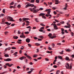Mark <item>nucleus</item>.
<instances>
[{
    "label": "nucleus",
    "mask_w": 74,
    "mask_h": 74,
    "mask_svg": "<svg viewBox=\"0 0 74 74\" xmlns=\"http://www.w3.org/2000/svg\"><path fill=\"white\" fill-rule=\"evenodd\" d=\"M58 58L59 59H60L61 60L62 59V56H58Z\"/></svg>",
    "instance_id": "nucleus-21"
},
{
    "label": "nucleus",
    "mask_w": 74,
    "mask_h": 74,
    "mask_svg": "<svg viewBox=\"0 0 74 74\" xmlns=\"http://www.w3.org/2000/svg\"><path fill=\"white\" fill-rule=\"evenodd\" d=\"M36 3H38L40 2V1H39V0H36Z\"/></svg>",
    "instance_id": "nucleus-31"
},
{
    "label": "nucleus",
    "mask_w": 74,
    "mask_h": 74,
    "mask_svg": "<svg viewBox=\"0 0 74 74\" xmlns=\"http://www.w3.org/2000/svg\"><path fill=\"white\" fill-rule=\"evenodd\" d=\"M14 4V2L13 1L12 2H11L10 3V5H13Z\"/></svg>",
    "instance_id": "nucleus-25"
},
{
    "label": "nucleus",
    "mask_w": 74,
    "mask_h": 74,
    "mask_svg": "<svg viewBox=\"0 0 74 74\" xmlns=\"http://www.w3.org/2000/svg\"><path fill=\"white\" fill-rule=\"evenodd\" d=\"M29 18H23L22 19V20L25 21H26V20H29Z\"/></svg>",
    "instance_id": "nucleus-11"
},
{
    "label": "nucleus",
    "mask_w": 74,
    "mask_h": 74,
    "mask_svg": "<svg viewBox=\"0 0 74 74\" xmlns=\"http://www.w3.org/2000/svg\"><path fill=\"white\" fill-rule=\"evenodd\" d=\"M60 23H61L62 24H64V22L63 21H62L61 22H60Z\"/></svg>",
    "instance_id": "nucleus-43"
},
{
    "label": "nucleus",
    "mask_w": 74,
    "mask_h": 74,
    "mask_svg": "<svg viewBox=\"0 0 74 74\" xmlns=\"http://www.w3.org/2000/svg\"><path fill=\"white\" fill-rule=\"evenodd\" d=\"M65 67H66V69H69V68L70 67V65H69V63H66V64L65 65Z\"/></svg>",
    "instance_id": "nucleus-8"
},
{
    "label": "nucleus",
    "mask_w": 74,
    "mask_h": 74,
    "mask_svg": "<svg viewBox=\"0 0 74 74\" xmlns=\"http://www.w3.org/2000/svg\"><path fill=\"white\" fill-rule=\"evenodd\" d=\"M40 25L42 26H45V25L41 23L40 24Z\"/></svg>",
    "instance_id": "nucleus-37"
},
{
    "label": "nucleus",
    "mask_w": 74,
    "mask_h": 74,
    "mask_svg": "<svg viewBox=\"0 0 74 74\" xmlns=\"http://www.w3.org/2000/svg\"><path fill=\"white\" fill-rule=\"evenodd\" d=\"M28 45L29 47H32V45L30 44H28Z\"/></svg>",
    "instance_id": "nucleus-35"
},
{
    "label": "nucleus",
    "mask_w": 74,
    "mask_h": 74,
    "mask_svg": "<svg viewBox=\"0 0 74 74\" xmlns=\"http://www.w3.org/2000/svg\"><path fill=\"white\" fill-rule=\"evenodd\" d=\"M9 63H7L5 64L6 66H8L9 65Z\"/></svg>",
    "instance_id": "nucleus-57"
},
{
    "label": "nucleus",
    "mask_w": 74,
    "mask_h": 74,
    "mask_svg": "<svg viewBox=\"0 0 74 74\" xmlns=\"http://www.w3.org/2000/svg\"><path fill=\"white\" fill-rule=\"evenodd\" d=\"M40 38H44V36H40Z\"/></svg>",
    "instance_id": "nucleus-50"
},
{
    "label": "nucleus",
    "mask_w": 74,
    "mask_h": 74,
    "mask_svg": "<svg viewBox=\"0 0 74 74\" xmlns=\"http://www.w3.org/2000/svg\"><path fill=\"white\" fill-rule=\"evenodd\" d=\"M27 58L29 59H30V60H32V57H30V56H27Z\"/></svg>",
    "instance_id": "nucleus-14"
},
{
    "label": "nucleus",
    "mask_w": 74,
    "mask_h": 74,
    "mask_svg": "<svg viewBox=\"0 0 74 74\" xmlns=\"http://www.w3.org/2000/svg\"><path fill=\"white\" fill-rule=\"evenodd\" d=\"M38 41H42V39L40 38H38Z\"/></svg>",
    "instance_id": "nucleus-61"
},
{
    "label": "nucleus",
    "mask_w": 74,
    "mask_h": 74,
    "mask_svg": "<svg viewBox=\"0 0 74 74\" xmlns=\"http://www.w3.org/2000/svg\"><path fill=\"white\" fill-rule=\"evenodd\" d=\"M17 54L18 52H16L13 54V55H15V56H17V55H16V54Z\"/></svg>",
    "instance_id": "nucleus-15"
},
{
    "label": "nucleus",
    "mask_w": 74,
    "mask_h": 74,
    "mask_svg": "<svg viewBox=\"0 0 74 74\" xmlns=\"http://www.w3.org/2000/svg\"><path fill=\"white\" fill-rule=\"evenodd\" d=\"M45 15V14L41 13L39 15V16H42V18H44V19H46V17L44 16Z\"/></svg>",
    "instance_id": "nucleus-4"
},
{
    "label": "nucleus",
    "mask_w": 74,
    "mask_h": 74,
    "mask_svg": "<svg viewBox=\"0 0 74 74\" xmlns=\"http://www.w3.org/2000/svg\"><path fill=\"white\" fill-rule=\"evenodd\" d=\"M35 45L37 46H38V45H40V44L38 43H36L35 44Z\"/></svg>",
    "instance_id": "nucleus-34"
},
{
    "label": "nucleus",
    "mask_w": 74,
    "mask_h": 74,
    "mask_svg": "<svg viewBox=\"0 0 74 74\" xmlns=\"http://www.w3.org/2000/svg\"><path fill=\"white\" fill-rule=\"evenodd\" d=\"M44 29V27H43L41 28H40V30H42V29Z\"/></svg>",
    "instance_id": "nucleus-46"
},
{
    "label": "nucleus",
    "mask_w": 74,
    "mask_h": 74,
    "mask_svg": "<svg viewBox=\"0 0 74 74\" xmlns=\"http://www.w3.org/2000/svg\"><path fill=\"white\" fill-rule=\"evenodd\" d=\"M37 56V55H34V56L33 57L34 58H36Z\"/></svg>",
    "instance_id": "nucleus-55"
},
{
    "label": "nucleus",
    "mask_w": 74,
    "mask_h": 74,
    "mask_svg": "<svg viewBox=\"0 0 74 74\" xmlns=\"http://www.w3.org/2000/svg\"><path fill=\"white\" fill-rule=\"evenodd\" d=\"M29 64H30V65H32V64H33V62H31L29 63Z\"/></svg>",
    "instance_id": "nucleus-52"
},
{
    "label": "nucleus",
    "mask_w": 74,
    "mask_h": 74,
    "mask_svg": "<svg viewBox=\"0 0 74 74\" xmlns=\"http://www.w3.org/2000/svg\"><path fill=\"white\" fill-rule=\"evenodd\" d=\"M61 31L62 32H64V29L63 28H61Z\"/></svg>",
    "instance_id": "nucleus-38"
},
{
    "label": "nucleus",
    "mask_w": 74,
    "mask_h": 74,
    "mask_svg": "<svg viewBox=\"0 0 74 74\" xmlns=\"http://www.w3.org/2000/svg\"><path fill=\"white\" fill-rule=\"evenodd\" d=\"M47 31H48V32H51V29H47Z\"/></svg>",
    "instance_id": "nucleus-59"
},
{
    "label": "nucleus",
    "mask_w": 74,
    "mask_h": 74,
    "mask_svg": "<svg viewBox=\"0 0 74 74\" xmlns=\"http://www.w3.org/2000/svg\"><path fill=\"white\" fill-rule=\"evenodd\" d=\"M25 25V22H24V23H23L22 25L23 26H24Z\"/></svg>",
    "instance_id": "nucleus-49"
},
{
    "label": "nucleus",
    "mask_w": 74,
    "mask_h": 74,
    "mask_svg": "<svg viewBox=\"0 0 74 74\" xmlns=\"http://www.w3.org/2000/svg\"><path fill=\"white\" fill-rule=\"evenodd\" d=\"M4 61H6V62H9V61H11L12 60L10 58H8L5 59H4Z\"/></svg>",
    "instance_id": "nucleus-7"
},
{
    "label": "nucleus",
    "mask_w": 74,
    "mask_h": 74,
    "mask_svg": "<svg viewBox=\"0 0 74 74\" xmlns=\"http://www.w3.org/2000/svg\"><path fill=\"white\" fill-rule=\"evenodd\" d=\"M52 46L53 47H55V44L53 43L52 44Z\"/></svg>",
    "instance_id": "nucleus-56"
},
{
    "label": "nucleus",
    "mask_w": 74,
    "mask_h": 74,
    "mask_svg": "<svg viewBox=\"0 0 74 74\" xmlns=\"http://www.w3.org/2000/svg\"><path fill=\"white\" fill-rule=\"evenodd\" d=\"M33 11L34 13H36V12H38V11H37V10H36L35 9V10L33 9Z\"/></svg>",
    "instance_id": "nucleus-17"
},
{
    "label": "nucleus",
    "mask_w": 74,
    "mask_h": 74,
    "mask_svg": "<svg viewBox=\"0 0 74 74\" xmlns=\"http://www.w3.org/2000/svg\"><path fill=\"white\" fill-rule=\"evenodd\" d=\"M43 10V8H40L39 9V10Z\"/></svg>",
    "instance_id": "nucleus-58"
},
{
    "label": "nucleus",
    "mask_w": 74,
    "mask_h": 74,
    "mask_svg": "<svg viewBox=\"0 0 74 74\" xmlns=\"http://www.w3.org/2000/svg\"><path fill=\"white\" fill-rule=\"evenodd\" d=\"M5 24H6V25H7V26H10L11 24V23H9L8 22H5Z\"/></svg>",
    "instance_id": "nucleus-13"
},
{
    "label": "nucleus",
    "mask_w": 74,
    "mask_h": 74,
    "mask_svg": "<svg viewBox=\"0 0 74 74\" xmlns=\"http://www.w3.org/2000/svg\"><path fill=\"white\" fill-rule=\"evenodd\" d=\"M39 31L40 32H42V33H45V31L44 30H42V29H39Z\"/></svg>",
    "instance_id": "nucleus-12"
},
{
    "label": "nucleus",
    "mask_w": 74,
    "mask_h": 74,
    "mask_svg": "<svg viewBox=\"0 0 74 74\" xmlns=\"http://www.w3.org/2000/svg\"><path fill=\"white\" fill-rule=\"evenodd\" d=\"M45 60L46 61H49V59L47 58H45Z\"/></svg>",
    "instance_id": "nucleus-39"
},
{
    "label": "nucleus",
    "mask_w": 74,
    "mask_h": 74,
    "mask_svg": "<svg viewBox=\"0 0 74 74\" xmlns=\"http://www.w3.org/2000/svg\"><path fill=\"white\" fill-rule=\"evenodd\" d=\"M26 57H24V56H23L21 57H20L19 58V59L20 60H22L23 59H26Z\"/></svg>",
    "instance_id": "nucleus-10"
},
{
    "label": "nucleus",
    "mask_w": 74,
    "mask_h": 74,
    "mask_svg": "<svg viewBox=\"0 0 74 74\" xmlns=\"http://www.w3.org/2000/svg\"><path fill=\"white\" fill-rule=\"evenodd\" d=\"M50 10H51V9H48L46 10H45V11H47V12L48 11V12H49V13H50V12H51V11H50Z\"/></svg>",
    "instance_id": "nucleus-16"
},
{
    "label": "nucleus",
    "mask_w": 74,
    "mask_h": 74,
    "mask_svg": "<svg viewBox=\"0 0 74 74\" xmlns=\"http://www.w3.org/2000/svg\"><path fill=\"white\" fill-rule=\"evenodd\" d=\"M26 42H30V39L29 38H27L26 39Z\"/></svg>",
    "instance_id": "nucleus-9"
},
{
    "label": "nucleus",
    "mask_w": 74,
    "mask_h": 74,
    "mask_svg": "<svg viewBox=\"0 0 74 74\" xmlns=\"http://www.w3.org/2000/svg\"><path fill=\"white\" fill-rule=\"evenodd\" d=\"M67 25L68 26H69L65 25L64 27H66V28H70V26H71V25H70L69 24V23H67Z\"/></svg>",
    "instance_id": "nucleus-5"
},
{
    "label": "nucleus",
    "mask_w": 74,
    "mask_h": 74,
    "mask_svg": "<svg viewBox=\"0 0 74 74\" xmlns=\"http://www.w3.org/2000/svg\"><path fill=\"white\" fill-rule=\"evenodd\" d=\"M15 26V24H11V26Z\"/></svg>",
    "instance_id": "nucleus-53"
},
{
    "label": "nucleus",
    "mask_w": 74,
    "mask_h": 74,
    "mask_svg": "<svg viewBox=\"0 0 74 74\" xmlns=\"http://www.w3.org/2000/svg\"><path fill=\"white\" fill-rule=\"evenodd\" d=\"M24 33L25 34H28L29 33V32H24Z\"/></svg>",
    "instance_id": "nucleus-27"
},
{
    "label": "nucleus",
    "mask_w": 74,
    "mask_h": 74,
    "mask_svg": "<svg viewBox=\"0 0 74 74\" xmlns=\"http://www.w3.org/2000/svg\"><path fill=\"white\" fill-rule=\"evenodd\" d=\"M48 49H49V50H52V48L49 47L48 48Z\"/></svg>",
    "instance_id": "nucleus-54"
},
{
    "label": "nucleus",
    "mask_w": 74,
    "mask_h": 74,
    "mask_svg": "<svg viewBox=\"0 0 74 74\" xmlns=\"http://www.w3.org/2000/svg\"><path fill=\"white\" fill-rule=\"evenodd\" d=\"M71 35L72 36H74V33L73 32H71Z\"/></svg>",
    "instance_id": "nucleus-40"
},
{
    "label": "nucleus",
    "mask_w": 74,
    "mask_h": 74,
    "mask_svg": "<svg viewBox=\"0 0 74 74\" xmlns=\"http://www.w3.org/2000/svg\"><path fill=\"white\" fill-rule=\"evenodd\" d=\"M34 39H35V40H37V39H38V38H37L36 37H34Z\"/></svg>",
    "instance_id": "nucleus-48"
},
{
    "label": "nucleus",
    "mask_w": 74,
    "mask_h": 74,
    "mask_svg": "<svg viewBox=\"0 0 74 74\" xmlns=\"http://www.w3.org/2000/svg\"><path fill=\"white\" fill-rule=\"evenodd\" d=\"M53 13H54V14H56V12H55V11H54L53 12Z\"/></svg>",
    "instance_id": "nucleus-64"
},
{
    "label": "nucleus",
    "mask_w": 74,
    "mask_h": 74,
    "mask_svg": "<svg viewBox=\"0 0 74 74\" xmlns=\"http://www.w3.org/2000/svg\"><path fill=\"white\" fill-rule=\"evenodd\" d=\"M20 53H22V51L21 50H20L19 51Z\"/></svg>",
    "instance_id": "nucleus-62"
},
{
    "label": "nucleus",
    "mask_w": 74,
    "mask_h": 74,
    "mask_svg": "<svg viewBox=\"0 0 74 74\" xmlns=\"http://www.w3.org/2000/svg\"><path fill=\"white\" fill-rule=\"evenodd\" d=\"M8 33V32H4V33L5 35H7V33Z\"/></svg>",
    "instance_id": "nucleus-44"
},
{
    "label": "nucleus",
    "mask_w": 74,
    "mask_h": 74,
    "mask_svg": "<svg viewBox=\"0 0 74 74\" xmlns=\"http://www.w3.org/2000/svg\"><path fill=\"white\" fill-rule=\"evenodd\" d=\"M5 57H9V55H8V53L5 54L4 55Z\"/></svg>",
    "instance_id": "nucleus-18"
},
{
    "label": "nucleus",
    "mask_w": 74,
    "mask_h": 74,
    "mask_svg": "<svg viewBox=\"0 0 74 74\" xmlns=\"http://www.w3.org/2000/svg\"><path fill=\"white\" fill-rule=\"evenodd\" d=\"M53 25L55 29H56V30L58 29V27L57 26V25H56V24L54 23L53 24Z\"/></svg>",
    "instance_id": "nucleus-6"
},
{
    "label": "nucleus",
    "mask_w": 74,
    "mask_h": 74,
    "mask_svg": "<svg viewBox=\"0 0 74 74\" xmlns=\"http://www.w3.org/2000/svg\"><path fill=\"white\" fill-rule=\"evenodd\" d=\"M7 19H8V20H9L11 22H15V20L13 19V18L11 16H8L7 18Z\"/></svg>",
    "instance_id": "nucleus-3"
},
{
    "label": "nucleus",
    "mask_w": 74,
    "mask_h": 74,
    "mask_svg": "<svg viewBox=\"0 0 74 74\" xmlns=\"http://www.w3.org/2000/svg\"><path fill=\"white\" fill-rule=\"evenodd\" d=\"M23 48H24V47L22 46L20 49H21L23 50Z\"/></svg>",
    "instance_id": "nucleus-33"
},
{
    "label": "nucleus",
    "mask_w": 74,
    "mask_h": 74,
    "mask_svg": "<svg viewBox=\"0 0 74 74\" xmlns=\"http://www.w3.org/2000/svg\"><path fill=\"white\" fill-rule=\"evenodd\" d=\"M25 21L26 22V23H30V22H29L28 21L25 20Z\"/></svg>",
    "instance_id": "nucleus-47"
},
{
    "label": "nucleus",
    "mask_w": 74,
    "mask_h": 74,
    "mask_svg": "<svg viewBox=\"0 0 74 74\" xmlns=\"http://www.w3.org/2000/svg\"><path fill=\"white\" fill-rule=\"evenodd\" d=\"M3 13H4V14H5V9H4L3 10Z\"/></svg>",
    "instance_id": "nucleus-29"
},
{
    "label": "nucleus",
    "mask_w": 74,
    "mask_h": 74,
    "mask_svg": "<svg viewBox=\"0 0 74 74\" xmlns=\"http://www.w3.org/2000/svg\"><path fill=\"white\" fill-rule=\"evenodd\" d=\"M65 51H67V52H70V51H71V49H65Z\"/></svg>",
    "instance_id": "nucleus-19"
},
{
    "label": "nucleus",
    "mask_w": 74,
    "mask_h": 74,
    "mask_svg": "<svg viewBox=\"0 0 74 74\" xmlns=\"http://www.w3.org/2000/svg\"><path fill=\"white\" fill-rule=\"evenodd\" d=\"M53 67H54V68H57V66L56 65H54L53 66Z\"/></svg>",
    "instance_id": "nucleus-45"
},
{
    "label": "nucleus",
    "mask_w": 74,
    "mask_h": 74,
    "mask_svg": "<svg viewBox=\"0 0 74 74\" xmlns=\"http://www.w3.org/2000/svg\"><path fill=\"white\" fill-rule=\"evenodd\" d=\"M71 64H70V69H71V68H72V66L71 65Z\"/></svg>",
    "instance_id": "nucleus-41"
},
{
    "label": "nucleus",
    "mask_w": 74,
    "mask_h": 74,
    "mask_svg": "<svg viewBox=\"0 0 74 74\" xmlns=\"http://www.w3.org/2000/svg\"><path fill=\"white\" fill-rule=\"evenodd\" d=\"M13 66V64H9L8 66L9 67H11V66Z\"/></svg>",
    "instance_id": "nucleus-32"
},
{
    "label": "nucleus",
    "mask_w": 74,
    "mask_h": 74,
    "mask_svg": "<svg viewBox=\"0 0 74 74\" xmlns=\"http://www.w3.org/2000/svg\"><path fill=\"white\" fill-rule=\"evenodd\" d=\"M47 53H52V51H51V52L49 51H47Z\"/></svg>",
    "instance_id": "nucleus-28"
},
{
    "label": "nucleus",
    "mask_w": 74,
    "mask_h": 74,
    "mask_svg": "<svg viewBox=\"0 0 74 74\" xmlns=\"http://www.w3.org/2000/svg\"><path fill=\"white\" fill-rule=\"evenodd\" d=\"M56 74H60V71H57V72L56 73Z\"/></svg>",
    "instance_id": "nucleus-23"
},
{
    "label": "nucleus",
    "mask_w": 74,
    "mask_h": 74,
    "mask_svg": "<svg viewBox=\"0 0 74 74\" xmlns=\"http://www.w3.org/2000/svg\"><path fill=\"white\" fill-rule=\"evenodd\" d=\"M13 38H14V39H17V38H18V37L16 36H14L13 37Z\"/></svg>",
    "instance_id": "nucleus-24"
},
{
    "label": "nucleus",
    "mask_w": 74,
    "mask_h": 74,
    "mask_svg": "<svg viewBox=\"0 0 74 74\" xmlns=\"http://www.w3.org/2000/svg\"><path fill=\"white\" fill-rule=\"evenodd\" d=\"M48 4L49 5H52V2H48Z\"/></svg>",
    "instance_id": "nucleus-30"
},
{
    "label": "nucleus",
    "mask_w": 74,
    "mask_h": 74,
    "mask_svg": "<svg viewBox=\"0 0 74 74\" xmlns=\"http://www.w3.org/2000/svg\"><path fill=\"white\" fill-rule=\"evenodd\" d=\"M26 6L25 7V8H27L28 7L30 6L31 7H34V8H33V10H35L36 8V6H34V5L33 4H30V3H26Z\"/></svg>",
    "instance_id": "nucleus-1"
},
{
    "label": "nucleus",
    "mask_w": 74,
    "mask_h": 74,
    "mask_svg": "<svg viewBox=\"0 0 74 74\" xmlns=\"http://www.w3.org/2000/svg\"><path fill=\"white\" fill-rule=\"evenodd\" d=\"M34 1H35V0H31V3H33Z\"/></svg>",
    "instance_id": "nucleus-36"
},
{
    "label": "nucleus",
    "mask_w": 74,
    "mask_h": 74,
    "mask_svg": "<svg viewBox=\"0 0 74 74\" xmlns=\"http://www.w3.org/2000/svg\"><path fill=\"white\" fill-rule=\"evenodd\" d=\"M33 71V70H31V71L28 72L27 73L28 74H31V73H32V72Z\"/></svg>",
    "instance_id": "nucleus-22"
},
{
    "label": "nucleus",
    "mask_w": 74,
    "mask_h": 74,
    "mask_svg": "<svg viewBox=\"0 0 74 74\" xmlns=\"http://www.w3.org/2000/svg\"><path fill=\"white\" fill-rule=\"evenodd\" d=\"M48 36L49 37V38L50 39L51 38V39H53V38H56V36H52V34L51 33H49V34L48 35Z\"/></svg>",
    "instance_id": "nucleus-2"
},
{
    "label": "nucleus",
    "mask_w": 74,
    "mask_h": 74,
    "mask_svg": "<svg viewBox=\"0 0 74 74\" xmlns=\"http://www.w3.org/2000/svg\"><path fill=\"white\" fill-rule=\"evenodd\" d=\"M11 48L12 49H16V48L15 47H12Z\"/></svg>",
    "instance_id": "nucleus-26"
},
{
    "label": "nucleus",
    "mask_w": 74,
    "mask_h": 74,
    "mask_svg": "<svg viewBox=\"0 0 74 74\" xmlns=\"http://www.w3.org/2000/svg\"><path fill=\"white\" fill-rule=\"evenodd\" d=\"M66 60H69V61H70V59H69V58L68 57H66Z\"/></svg>",
    "instance_id": "nucleus-20"
},
{
    "label": "nucleus",
    "mask_w": 74,
    "mask_h": 74,
    "mask_svg": "<svg viewBox=\"0 0 74 74\" xmlns=\"http://www.w3.org/2000/svg\"><path fill=\"white\" fill-rule=\"evenodd\" d=\"M41 58H41V57H40L39 58H37V59H38V60H40V59H41Z\"/></svg>",
    "instance_id": "nucleus-63"
},
{
    "label": "nucleus",
    "mask_w": 74,
    "mask_h": 74,
    "mask_svg": "<svg viewBox=\"0 0 74 74\" xmlns=\"http://www.w3.org/2000/svg\"><path fill=\"white\" fill-rule=\"evenodd\" d=\"M65 33H69V32H67V30H65Z\"/></svg>",
    "instance_id": "nucleus-51"
},
{
    "label": "nucleus",
    "mask_w": 74,
    "mask_h": 74,
    "mask_svg": "<svg viewBox=\"0 0 74 74\" xmlns=\"http://www.w3.org/2000/svg\"><path fill=\"white\" fill-rule=\"evenodd\" d=\"M15 71H16V70L14 69L13 71V73H15Z\"/></svg>",
    "instance_id": "nucleus-60"
},
{
    "label": "nucleus",
    "mask_w": 74,
    "mask_h": 74,
    "mask_svg": "<svg viewBox=\"0 0 74 74\" xmlns=\"http://www.w3.org/2000/svg\"><path fill=\"white\" fill-rule=\"evenodd\" d=\"M44 4L45 5H46V6H48V5L47 4V3H46L44 2Z\"/></svg>",
    "instance_id": "nucleus-42"
}]
</instances>
